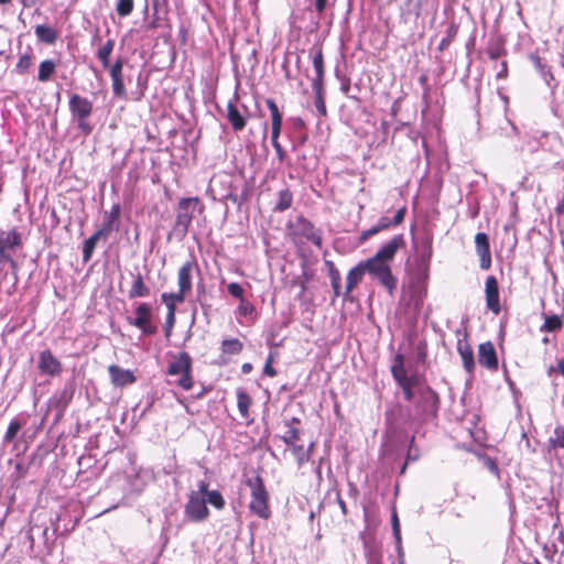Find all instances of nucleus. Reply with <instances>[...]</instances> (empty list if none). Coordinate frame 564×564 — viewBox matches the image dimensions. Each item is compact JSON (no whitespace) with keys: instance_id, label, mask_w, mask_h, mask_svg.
<instances>
[{"instance_id":"obj_1","label":"nucleus","mask_w":564,"mask_h":564,"mask_svg":"<svg viewBox=\"0 0 564 564\" xmlns=\"http://www.w3.org/2000/svg\"><path fill=\"white\" fill-rule=\"evenodd\" d=\"M391 376L403 393L405 401L413 402V422H429L437 417L441 397L427 383L424 378L417 375L409 376L405 370L404 356L395 354L390 367Z\"/></svg>"},{"instance_id":"obj_2","label":"nucleus","mask_w":564,"mask_h":564,"mask_svg":"<svg viewBox=\"0 0 564 564\" xmlns=\"http://www.w3.org/2000/svg\"><path fill=\"white\" fill-rule=\"evenodd\" d=\"M405 246L404 236L402 234L394 235L372 257L362 261L367 273L391 296L398 288V279L392 272V262L398 251Z\"/></svg>"},{"instance_id":"obj_3","label":"nucleus","mask_w":564,"mask_h":564,"mask_svg":"<svg viewBox=\"0 0 564 564\" xmlns=\"http://www.w3.org/2000/svg\"><path fill=\"white\" fill-rule=\"evenodd\" d=\"M433 256V237L425 235L420 240L419 252L414 258V267L410 271V283L413 288L424 289L430 276V263Z\"/></svg>"},{"instance_id":"obj_4","label":"nucleus","mask_w":564,"mask_h":564,"mask_svg":"<svg viewBox=\"0 0 564 564\" xmlns=\"http://www.w3.org/2000/svg\"><path fill=\"white\" fill-rule=\"evenodd\" d=\"M286 236L295 246H304L308 242L322 248V230L316 228L312 221L300 215L286 224Z\"/></svg>"},{"instance_id":"obj_5","label":"nucleus","mask_w":564,"mask_h":564,"mask_svg":"<svg viewBox=\"0 0 564 564\" xmlns=\"http://www.w3.org/2000/svg\"><path fill=\"white\" fill-rule=\"evenodd\" d=\"M166 375L175 377L173 383L188 391L194 387L193 359L187 351L173 354L167 365Z\"/></svg>"},{"instance_id":"obj_6","label":"nucleus","mask_w":564,"mask_h":564,"mask_svg":"<svg viewBox=\"0 0 564 564\" xmlns=\"http://www.w3.org/2000/svg\"><path fill=\"white\" fill-rule=\"evenodd\" d=\"M246 485L250 488L249 510L259 518L268 520L271 517L270 496L264 480L261 476L257 475L253 478H248Z\"/></svg>"},{"instance_id":"obj_7","label":"nucleus","mask_w":564,"mask_h":564,"mask_svg":"<svg viewBox=\"0 0 564 564\" xmlns=\"http://www.w3.org/2000/svg\"><path fill=\"white\" fill-rule=\"evenodd\" d=\"M70 115L76 120L77 128L85 134L93 132V126L88 119L94 112V104L79 94H72L68 101Z\"/></svg>"},{"instance_id":"obj_8","label":"nucleus","mask_w":564,"mask_h":564,"mask_svg":"<svg viewBox=\"0 0 564 564\" xmlns=\"http://www.w3.org/2000/svg\"><path fill=\"white\" fill-rule=\"evenodd\" d=\"M200 204L199 197H183L176 208V217L173 230L180 237H185L194 218V212Z\"/></svg>"},{"instance_id":"obj_9","label":"nucleus","mask_w":564,"mask_h":564,"mask_svg":"<svg viewBox=\"0 0 564 564\" xmlns=\"http://www.w3.org/2000/svg\"><path fill=\"white\" fill-rule=\"evenodd\" d=\"M135 317H128V323L141 330L143 335H154L158 330L152 323V312L148 303H139L135 307Z\"/></svg>"},{"instance_id":"obj_10","label":"nucleus","mask_w":564,"mask_h":564,"mask_svg":"<svg viewBox=\"0 0 564 564\" xmlns=\"http://www.w3.org/2000/svg\"><path fill=\"white\" fill-rule=\"evenodd\" d=\"M455 334L457 336L456 348L462 358L463 367L467 373L473 375L476 364L473 347L468 341V332L466 329H457Z\"/></svg>"},{"instance_id":"obj_11","label":"nucleus","mask_w":564,"mask_h":564,"mask_svg":"<svg viewBox=\"0 0 564 564\" xmlns=\"http://www.w3.org/2000/svg\"><path fill=\"white\" fill-rule=\"evenodd\" d=\"M186 517L194 522H202L209 517L206 499L199 492H191L184 507Z\"/></svg>"},{"instance_id":"obj_12","label":"nucleus","mask_w":564,"mask_h":564,"mask_svg":"<svg viewBox=\"0 0 564 564\" xmlns=\"http://www.w3.org/2000/svg\"><path fill=\"white\" fill-rule=\"evenodd\" d=\"M37 369L41 375L50 377H57L63 371L62 362L50 349L42 350L39 354Z\"/></svg>"},{"instance_id":"obj_13","label":"nucleus","mask_w":564,"mask_h":564,"mask_svg":"<svg viewBox=\"0 0 564 564\" xmlns=\"http://www.w3.org/2000/svg\"><path fill=\"white\" fill-rule=\"evenodd\" d=\"M478 362L479 365L491 371L496 372L499 368V360L496 348L491 341H485L478 346Z\"/></svg>"},{"instance_id":"obj_14","label":"nucleus","mask_w":564,"mask_h":564,"mask_svg":"<svg viewBox=\"0 0 564 564\" xmlns=\"http://www.w3.org/2000/svg\"><path fill=\"white\" fill-rule=\"evenodd\" d=\"M486 306L495 315L500 314L499 284L495 275H489L485 282Z\"/></svg>"},{"instance_id":"obj_15","label":"nucleus","mask_w":564,"mask_h":564,"mask_svg":"<svg viewBox=\"0 0 564 564\" xmlns=\"http://www.w3.org/2000/svg\"><path fill=\"white\" fill-rule=\"evenodd\" d=\"M476 252L479 256V265L482 270H488L491 267V252L488 235L485 232H477L475 236Z\"/></svg>"},{"instance_id":"obj_16","label":"nucleus","mask_w":564,"mask_h":564,"mask_svg":"<svg viewBox=\"0 0 564 564\" xmlns=\"http://www.w3.org/2000/svg\"><path fill=\"white\" fill-rule=\"evenodd\" d=\"M238 95L227 102V120L234 131H242L247 126L248 116L243 115L237 107Z\"/></svg>"},{"instance_id":"obj_17","label":"nucleus","mask_w":564,"mask_h":564,"mask_svg":"<svg viewBox=\"0 0 564 564\" xmlns=\"http://www.w3.org/2000/svg\"><path fill=\"white\" fill-rule=\"evenodd\" d=\"M196 265L195 260H188L177 271L178 292L185 296L192 291L193 270Z\"/></svg>"},{"instance_id":"obj_18","label":"nucleus","mask_w":564,"mask_h":564,"mask_svg":"<svg viewBox=\"0 0 564 564\" xmlns=\"http://www.w3.org/2000/svg\"><path fill=\"white\" fill-rule=\"evenodd\" d=\"M108 372L110 381L115 387H126L137 381V377L131 370L122 369L117 365H110Z\"/></svg>"},{"instance_id":"obj_19","label":"nucleus","mask_w":564,"mask_h":564,"mask_svg":"<svg viewBox=\"0 0 564 564\" xmlns=\"http://www.w3.org/2000/svg\"><path fill=\"white\" fill-rule=\"evenodd\" d=\"M312 63L315 76L312 78V86H325V62L322 46L314 47Z\"/></svg>"},{"instance_id":"obj_20","label":"nucleus","mask_w":564,"mask_h":564,"mask_svg":"<svg viewBox=\"0 0 564 564\" xmlns=\"http://www.w3.org/2000/svg\"><path fill=\"white\" fill-rule=\"evenodd\" d=\"M365 273H367V271L362 261L349 270L346 278L345 297H347L348 294L361 282Z\"/></svg>"},{"instance_id":"obj_21","label":"nucleus","mask_w":564,"mask_h":564,"mask_svg":"<svg viewBox=\"0 0 564 564\" xmlns=\"http://www.w3.org/2000/svg\"><path fill=\"white\" fill-rule=\"evenodd\" d=\"M150 295V288L145 284L143 275L138 272L133 275V281L128 291V297L134 300L138 297H147Z\"/></svg>"},{"instance_id":"obj_22","label":"nucleus","mask_w":564,"mask_h":564,"mask_svg":"<svg viewBox=\"0 0 564 564\" xmlns=\"http://www.w3.org/2000/svg\"><path fill=\"white\" fill-rule=\"evenodd\" d=\"M265 105L271 115V134H281L282 130V112L280 111L276 102L272 98L265 100Z\"/></svg>"},{"instance_id":"obj_23","label":"nucleus","mask_w":564,"mask_h":564,"mask_svg":"<svg viewBox=\"0 0 564 564\" xmlns=\"http://www.w3.org/2000/svg\"><path fill=\"white\" fill-rule=\"evenodd\" d=\"M107 239V230L106 229H98L94 235H91L88 239L84 241L83 245V260L85 262L89 261L93 257V253L95 251L96 245L99 239Z\"/></svg>"},{"instance_id":"obj_24","label":"nucleus","mask_w":564,"mask_h":564,"mask_svg":"<svg viewBox=\"0 0 564 564\" xmlns=\"http://www.w3.org/2000/svg\"><path fill=\"white\" fill-rule=\"evenodd\" d=\"M120 214L121 207L119 204H113L110 208V212L106 213L105 221L100 229H106L108 236L113 229H118Z\"/></svg>"},{"instance_id":"obj_25","label":"nucleus","mask_w":564,"mask_h":564,"mask_svg":"<svg viewBox=\"0 0 564 564\" xmlns=\"http://www.w3.org/2000/svg\"><path fill=\"white\" fill-rule=\"evenodd\" d=\"M243 348V343L238 338H226L220 343L221 356L225 357L239 355Z\"/></svg>"},{"instance_id":"obj_26","label":"nucleus","mask_w":564,"mask_h":564,"mask_svg":"<svg viewBox=\"0 0 564 564\" xmlns=\"http://www.w3.org/2000/svg\"><path fill=\"white\" fill-rule=\"evenodd\" d=\"M34 33L40 42L54 44L58 39V32L52 26L40 24L35 26Z\"/></svg>"},{"instance_id":"obj_27","label":"nucleus","mask_w":564,"mask_h":564,"mask_svg":"<svg viewBox=\"0 0 564 564\" xmlns=\"http://www.w3.org/2000/svg\"><path fill=\"white\" fill-rule=\"evenodd\" d=\"M57 63L54 59L47 58L40 63L37 80L41 83H46L52 79L54 74L56 73Z\"/></svg>"},{"instance_id":"obj_28","label":"nucleus","mask_w":564,"mask_h":564,"mask_svg":"<svg viewBox=\"0 0 564 564\" xmlns=\"http://www.w3.org/2000/svg\"><path fill=\"white\" fill-rule=\"evenodd\" d=\"M293 204V193L289 187H284L278 192V200L274 205L273 210L282 213L289 208H291Z\"/></svg>"},{"instance_id":"obj_29","label":"nucleus","mask_w":564,"mask_h":564,"mask_svg":"<svg viewBox=\"0 0 564 564\" xmlns=\"http://www.w3.org/2000/svg\"><path fill=\"white\" fill-rule=\"evenodd\" d=\"M405 214L406 207L403 206L397 210L392 220H390L388 217H381L377 225L381 231L387 230L390 227H397L403 223Z\"/></svg>"},{"instance_id":"obj_30","label":"nucleus","mask_w":564,"mask_h":564,"mask_svg":"<svg viewBox=\"0 0 564 564\" xmlns=\"http://www.w3.org/2000/svg\"><path fill=\"white\" fill-rule=\"evenodd\" d=\"M115 48V40L109 39L96 52L97 58L100 61L104 68H108L110 64V56Z\"/></svg>"},{"instance_id":"obj_31","label":"nucleus","mask_w":564,"mask_h":564,"mask_svg":"<svg viewBox=\"0 0 564 564\" xmlns=\"http://www.w3.org/2000/svg\"><path fill=\"white\" fill-rule=\"evenodd\" d=\"M237 406L243 419L249 417V409L252 404V399L247 391L238 389L237 392Z\"/></svg>"},{"instance_id":"obj_32","label":"nucleus","mask_w":564,"mask_h":564,"mask_svg":"<svg viewBox=\"0 0 564 564\" xmlns=\"http://www.w3.org/2000/svg\"><path fill=\"white\" fill-rule=\"evenodd\" d=\"M543 317H544V323L540 327L541 332H547V333L558 332L564 326L563 318L558 315L543 314Z\"/></svg>"},{"instance_id":"obj_33","label":"nucleus","mask_w":564,"mask_h":564,"mask_svg":"<svg viewBox=\"0 0 564 564\" xmlns=\"http://www.w3.org/2000/svg\"><path fill=\"white\" fill-rule=\"evenodd\" d=\"M313 446V443H311L307 449H305L303 445L299 444L289 446L300 467L310 460Z\"/></svg>"},{"instance_id":"obj_34","label":"nucleus","mask_w":564,"mask_h":564,"mask_svg":"<svg viewBox=\"0 0 564 564\" xmlns=\"http://www.w3.org/2000/svg\"><path fill=\"white\" fill-rule=\"evenodd\" d=\"M33 63H34V54H33L32 50H29L28 52H25L19 56V59L15 64L14 70L19 75H24L33 66Z\"/></svg>"},{"instance_id":"obj_35","label":"nucleus","mask_w":564,"mask_h":564,"mask_svg":"<svg viewBox=\"0 0 564 564\" xmlns=\"http://www.w3.org/2000/svg\"><path fill=\"white\" fill-rule=\"evenodd\" d=\"M162 302L165 304L167 311H176L177 304L185 301L186 296L181 292H165L161 295Z\"/></svg>"},{"instance_id":"obj_36","label":"nucleus","mask_w":564,"mask_h":564,"mask_svg":"<svg viewBox=\"0 0 564 564\" xmlns=\"http://www.w3.org/2000/svg\"><path fill=\"white\" fill-rule=\"evenodd\" d=\"M312 89L315 94V107L321 117L327 116V108L325 102V86H312Z\"/></svg>"},{"instance_id":"obj_37","label":"nucleus","mask_w":564,"mask_h":564,"mask_svg":"<svg viewBox=\"0 0 564 564\" xmlns=\"http://www.w3.org/2000/svg\"><path fill=\"white\" fill-rule=\"evenodd\" d=\"M2 241H4L6 248L11 250L22 246L21 235L15 228L11 229Z\"/></svg>"},{"instance_id":"obj_38","label":"nucleus","mask_w":564,"mask_h":564,"mask_svg":"<svg viewBox=\"0 0 564 564\" xmlns=\"http://www.w3.org/2000/svg\"><path fill=\"white\" fill-rule=\"evenodd\" d=\"M301 437V431L296 426H292L291 424H288V431L282 436V441L288 445H294L297 444V441H300Z\"/></svg>"},{"instance_id":"obj_39","label":"nucleus","mask_w":564,"mask_h":564,"mask_svg":"<svg viewBox=\"0 0 564 564\" xmlns=\"http://www.w3.org/2000/svg\"><path fill=\"white\" fill-rule=\"evenodd\" d=\"M550 445L554 448H564V425H556Z\"/></svg>"},{"instance_id":"obj_40","label":"nucleus","mask_w":564,"mask_h":564,"mask_svg":"<svg viewBox=\"0 0 564 564\" xmlns=\"http://www.w3.org/2000/svg\"><path fill=\"white\" fill-rule=\"evenodd\" d=\"M134 8V0H119L116 6V11L119 17H128L132 13Z\"/></svg>"},{"instance_id":"obj_41","label":"nucleus","mask_w":564,"mask_h":564,"mask_svg":"<svg viewBox=\"0 0 564 564\" xmlns=\"http://www.w3.org/2000/svg\"><path fill=\"white\" fill-rule=\"evenodd\" d=\"M21 429L22 424L18 420H12L8 425L7 432L3 436V441L6 443H11Z\"/></svg>"},{"instance_id":"obj_42","label":"nucleus","mask_w":564,"mask_h":564,"mask_svg":"<svg viewBox=\"0 0 564 564\" xmlns=\"http://www.w3.org/2000/svg\"><path fill=\"white\" fill-rule=\"evenodd\" d=\"M207 501L218 510L225 508V499L218 490H210L207 492Z\"/></svg>"},{"instance_id":"obj_43","label":"nucleus","mask_w":564,"mask_h":564,"mask_svg":"<svg viewBox=\"0 0 564 564\" xmlns=\"http://www.w3.org/2000/svg\"><path fill=\"white\" fill-rule=\"evenodd\" d=\"M123 64H124L123 58L118 57L111 66L109 65L108 68H109V75H110L111 79L123 77V74H122Z\"/></svg>"},{"instance_id":"obj_44","label":"nucleus","mask_w":564,"mask_h":564,"mask_svg":"<svg viewBox=\"0 0 564 564\" xmlns=\"http://www.w3.org/2000/svg\"><path fill=\"white\" fill-rule=\"evenodd\" d=\"M111 80H112L113 96L117 98H124L127 93H126V87H124V83H123V77L113 78Z\"/></svg>"},{"instance_id":"obj_45","label":"nucleus","mask_w":564,"mask_h":564,"mask_svg":"<svg viewBox=\"0 0 564 564\" xmlns=\"http://www.w3.org/2000/svg\"><path fill=\"white\" fill-rule=\"evenodd\" d=\"M458 32V26L455 25V24H452L448 30H447V36L444 37L441 43H440V50L443 51L445 50L446 47H448V45L451 44V42L453 41V39L456 36Z\"/></svg>"},{"instance_id":"obj_46","label":"nucleus","mask_w":564,"mask_h":564,"mask_svg":"<svg viewBox=\"0 0 564 564\" xmlns=\"http://www.w3.org/2000/svg\"><path fill=\"white\" fill-rule=\"evenodd\" d=\"M238 312L241 316H249L254 314L256 307L251 302L247 301L246 299H241L238 306Z\"/></svg>"},{"instance_id":"obj_47","label":"nucleus","mask_w":564,"mask_h":564,"mask_svg":"<svg viewBox=\"0 0 564 564\" xmlns=\"http://www.w3.org/2000/svg\"><path fill=\"white\" fill-rule=\"evenodd\" d=\"M7 248H6V245H4V241H2V239L0 238V263H3V262H9L12 268H17V262L14 261V259L8 254L6 252Z\"/></svg>"},{"instance_id":"obj_48","label":"nucleus","mask_w":564,"mask_h":564,"mask_svg":"<svg viewBox=\"0 0 564 564\" xmlns=\"http://www.w3.org/2000/svg\"><path fill=\"white\" fill-rule=\"evenodd\" d=\"M329 269H328V275H329V279H330V285L332 284H336L337 283H340V272L339 270L335 267V264L332 262V261H328L327 262Z\"/></svg>"},{"instance_id":"obj_49","label":"nucleus","mask_w":564,"mask_h":564,"mask_svg":"<svg viewBox=\"0 0 564 564\" xmlns=\"http://www.w3.org/2000/svg\"><path fill=\"white\" fill-rule=\"evenodd\" d=\"M228 292L231 296L239 299V301L243 297V289L242 286L237 282H231L227 286Z\"/></svg>"},{"instance_id":"obj_50","label":"nucleus","mask_w":564,"mask_h":564,"mask_svg":"<svg viewBox=\"0 0 564 564\" xmlns=\"http://www.w3.org/2000/svg\"><path fill=\"white\" fill-rule=\"evenodd\" d=\"M405 6L408 13H413L416 18L421 14V0H408Z\"/></svg>"},{"instance_id":"obj_51","label":"nucleus","mask_w":564,"mask_h":564,"mask_svg":"<svg viewBox=\"0 0 564 564\" xmlns=\"http://www.w3.org/2000/svg\"><path fill=\"white\" fill-rule=\"evenodd\" d=\"M381 230L379 229L378 225H375L372 227H370L369 229L367 230H364L360 236H359V242H365L367 241L370 237L379 234Z\"/></svg>"},{"instance_id":"obj_52","label":"nucleus","mask_w":564,"mask_h":564,"mask_svg":"<svg viewBox=\"0 0 564 564\" xmlns=\"http://www.w3.org/2000/svg\"><path fill=\"white\" fill-rule=\"evenodd\" d=\"M273 361H274V357L271 354V355H269L267 362L264 365V368H263V373L271 378L276 376V370L272 367Z\"/></svg>"},{"instance_id":"obj_53","label":"nucleus","mask_w":564,"mask_h":564,"mask_svg":"<svg viewBox=\"0 0 564 564\" xmlns=\"http://www.w3.org/2000/svg\"><path fill=\"white\" fill-rule=\"evenodd\" d=\"M416 356L417 361L425 362L427 357V345L425 341H422L416 346Z\"/></svg>"},{"instance_id":"obj_54","label":"nucleus","mask_w":564,"mask_h":564,"mask_svg":"<svg viewBox=\"0 0 564 564\" xmlns=\"http://www.w3.org/2000/svg\"><path fill=\"white\" fill-rule=\"evenodd\" d=\"M391 522H392L393 534H394L395 539L398 540V542H400L401 541V530H400L399 518H398V514L395 511L392 512Z\"/></svg>"},{"instance_id":"obj_55","label":"nucleus","mask_w":564,"mask_h":564,"mask_svg":"<svg viewBox=\"0 0 564 564\" xmlns=\"http://www.w3.org/2000/svg\"><path fill=\"white\" fill-rule=\"evenodd\" d=\"M279 138H280V134H276L275 137H274V134H271V142H272V147L274 148L279 159L283 160V158H284V150H283L282 145L279 142Z\"/></svg>"},{"instance_id":"obj_56","label":"nucleus","mask_w":564,"mask_h":564,"mask_svg":"<svg viewBox=\"0 0 564 564\" xmlns=\"http://www.w3.org/2000/svg\"><path fill=\"white\" fill-rule=\"evenodd\" d=\"M557 372L558 375L562 376V378L564 379V357L558 359L557 360V364L555 367L551 366L549 369H547V373L549 376H552L553 373Z\"/></svg>"},{"instance_id":"obj_57","label":"nucleus","mask_w":564,"mask_h":564,"mask_svg":"<svg viewBox=\"0 0 564 564\" xmlns=\"http://www.w3.org/2000/svg\"><path fill=\"white\" fill-rule=\"evenodd\" d=\"M505 50L503 47L501 46H492V47H489L487 50V54L489 56L490 59H498L499 57H501L502 55H505Z\"/></svg>"},{"instance_id":"obj_58","label":"nucleus","mask_w":564,"mask_h":564,"mask_svg":"<svg viewBox=\"0 0 564 564\" xmlns=\"http://www.w3.org/2000/svg\"><path fill=\"white\" fill-rule=\"evenodd\" d=\"M328 0H314L316 12L322 15L326 9Z\"/></svg>"},{"instance_id":"obj_59","label":"nucleus","mask_w":564,"mask_h":564,"mask_svg":"<svg viewBox=\"0 0 564 564\" xmlns=\"http://www.w3.org/2000/svg\"><path fill=\"white\" fill-rule=\"evenodd\" d=\"M336 501H337V503H338V506L340 508V511H341L343 516L346 517L348 514L347 505L344 501V499L341 498L339 492H337V495H336Z\"/></svg>"},{"instance_id":"obj_60","label":"nucleus","mask_w":564,"mask_h":564,"mask_svg":"<svg viewBox=\"0 0 564 564\" xmlns=\"http://www.w3.org/2000/svg\"><path fill=\"white\" fill-rule=\"evenodd\" d=\"M197 487H198V490H196L195 492H199L202 495V497L205 498V496H207V492H209L208 491V482L205 480H202L198 482Z\"/></svg>"},{"instance_id":"obj_61","label":"nucleus","mask_w":564,"mask_h":564,"mask_svg":"<svg viewBox=\"0 0 564 564\" xmlns=\"http://www.w3.org/2000/svg\"><path fill=\"white\" fill-rule=\"evenodd\" d=\"M175 313L176 311H167V315H166V324L172 327L174 322H175Z\"/></svg>"},{"instance_id":"obj_62","label":"nucleus","mask_w":564,"mask_h":564,"mask_svg":"<svg viewBox=\"0 0 564 564\" xmlns=\"http://www.w3.org/2000/svg\"><path fill=\"white\" fill-rule=\"evenodd\" d=\"M508 75V67H507V62H502V68L501 70L497 74V77L498 78H506Z\"/></svg>"},{"instance_id":"obj_63","label":"nucleus","mask_w":564,"mask_h":564,"mask_svg":"<svg viewBox=\"0 0 564 564\" xmlns=\"http://www.w3.org/2000/svg\"><path fill=\"white\" fill-rule=\"evenodd\" d=\"M332 289H333V292H334V297H338L341 294V285H340V283H337V285L336 284H332Z\"/></svg>"},{"instance_id":"obj_64","label":"nucleus","mask_w":564,"mask_h":564,"mask_svg":"<svg viewBox=\"0 0 564 564\" xmlns=\"http://www.w3.org/2000/svg\"><path fill=\"white\" fill-rule=\"evenodd\" d=\"M252 370V365L249 362H246L241 366L242 373H249Z\"/></svg>"}]
</instances>
